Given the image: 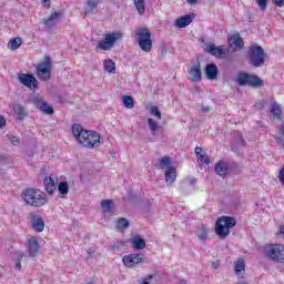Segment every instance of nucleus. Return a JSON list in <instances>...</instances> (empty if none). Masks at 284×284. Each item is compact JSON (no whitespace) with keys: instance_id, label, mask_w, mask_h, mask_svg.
Segmentation results:
<instances>
[{"instance_id":"4c0bfd02","label":"nucleus","mask_w":284,"mask_h":284,"mask_svg":"<svg viewBox=\"0 0 284 284\" xmlns=\"http://www.w3.org/2000/svg\"><path fill=\"white\" fill-rule=\"evenodd\" d=\"M233 138L237 145H245V140L243 139V134H241L239 131L233 132Z\"/></svg>"},{"instance_id":"5701e85b","label":"nucleus","mask_w":284,"mask_h":284,"mask_svg":"<svg viewBox=\"0 0 284 284\" xmlns=\"http://www.w3.org/2000/svg\"><path fill=\"white\" fill-rule=\"evenodd\" d=\"M229 43L231 48H234V50L243 49V38H241V36L231 37Z\"/></svg>"},{"instance_id":"9b49d317","label":"nucleus","mask_w":284,"mask_h":284,"mask_svg":"<svg viewBox=\"0 0 284 284\" xmlns=\"http://www.w3.org/2000/svg\"><path fill=\"white\" fill-rule=\"evenodd\" d=\"M122 261L125 267H134L136 265H141V263L145 261V257H143V255L139 253H133V254L125 255L122 258Z\"/></svg>"},{"instance_id":"3c124183","label":"nucleus","mask_w":284,"mask_h":284,"mask_svg":"<svg viewBox=\"0 0 284 284\" xmlns=\"http://www.w3.org/2000/svg\"><path fill=\"white\" fill-rule=\"evenodd\" d=\"M3 128H6V118L0 115V130H3Z\"/></svg>"},{"instance_id":"09e8293b","label":"nucleus","mask_w":284,"mask_h":284,"mask_svg":"<svg viewBox=\"0 0 284 284\" xmlns=\"http://www.w3.org/2000/svg\"><path fill=\"white\" fill-rule=\"evenodd\" d=\"M201 163H205L206 165H210V158L207 156V154H202L197 158Z\"/></svg>"},{"instance_id":"bf43d9fd","label":"nucleus","mask_w":284,"mask_h":284,"mask_svg":"<svg viewBox=\"0 0 284 284\" xmlns=\"http://www.w3.org/2000/svg\"><path fill=\"white\" fill-rule=\"evenodd\" d=\"M87 252H88V254H94V250L93 248H88Z\"/></svg>"},{"instance_id":"4d7b16f0","label":"nucleus","mask_w":284,"mask_h":284,"mask_svg":"<svg viewBox=\"0 0 284 284\" xmlns=\"http://www.w3.org/2000/svg\"><path fill=\"white\" fill-rule=\"evenodd\" d=\"M16 270H21V262L16 261Z\"/></svg>"},{"instance_id":"bb28decb","label":"nucleus","mask_w":284,"mask_h":284,"mask_svg":"<svg viewBox=\"0 0 284 284\" xmlns=\"http://www.w3.org/2000/svg\"><path fill=\"white\" fill-rule=\"evenodd\" d=\"M103 65L105 72H109V74H114L116 72V63L113 62L112 59H105Z\"/></svg>"},{"instance_id":"864d4df0","label":"nucleus","mask_w":284,"mask_h":284,"mask_svg":"<svg viewBox=\"0 0 284 284\" xmlns=\"http://www.w3.org/2000/svg\"><path fill=\"white\" fill-rule=\"evenodd\" d=\"M212 270H219V267H221V263L219 262H213L211 265Z\"/></svg>"},{"instance_id":"393cba45","label":"nucleus","mask_w":284,"mask_h":284,"mask_svg":"<svg viewBox=\"0 0 284 284\" xmlns=\"http://www.w3.org/2000/svg\"><path fill=\"white\" fill-rule=\"evenodd\" d=\"M44 187H45L48 194H54V191L57 190V184L54 183V179L45 178L44 179Z\"/></svg>"},{"instance_id":"0eeeda50","label":"nucleus","mask_w":284,"mask_h":284,"mask_svg":"<svg viewBox=\"0 0 284 284\" xmlns=\"http://www.w3.org/2000/svg\"><path fill=\"white\" fill-rule=\"evenodd\" d=\"M235 82L241 87L245 88L248 85L250 88H263V80L254 74L240 72L235 79Z\"/></svg>"},{"instance_id":"052dcab7","label":"nucleus","mask_w":284,"mask_h":284,"mask_svg":"<svg viewBox=\"0 0 284 284\" xmlns=\"http://www.w3.org/2000/svg\"><path fill=\"white\" fill-rule=\"evenodd\" d=\"M179 284H187V282L185 280H181Z\"/></svg>"},{"instance_id":"473e14b6","label":"nucleus","mask_w":284,"mask_h":284,"mask_svg":"<svg viewBox=\"0 0 284 284\" xmlns=\"http://www.w3.org/2000/svg\"><path fill=\"white\" fill-rule=\"evenodd\" d=\"M139 14H145V0H133Z\"/></svg>"},{"instance_id":"e433bc0d","label":"nucleus","mask_w":284,"mask_h":284,"mask_svg":"<svg viewBox=\"0 0 284 284\" xmlns=\"http://www.w3.org/2000/svg\"><path fill=\"white\" fill-rule=\"evenodd\" d=\"M148 124H149V128L154 136V134H156V131L161 129V125L158 124L156 121H154V119L152 118H149L148 119Z\"/></svg>"},{"instance_id":"c756f323","label":"nucleus","mask_w":284,"mask_h":284,"mask_svg":"<svg viewBox=\"0 0 284 284\" xmlns=\"http://www.w3.org/2000/svg\"><path fill=\"white\" fill-rule=\"evenodd\" d=\"M158 168L163 170V168H170L172 165V159L170 156H163L162 159H158Z\"/></svg>"},{"instance_id":"de8ad7c7","label":"nucleus","mask_w":284,"mask_h":284,"mask_svg":"<svg viewBox=\"0 0 284 284\" xmlns=\"http://www.w3.org/2000/svg\"><path fill=\"white\" fill-rule=\"evenodd\" d=\"M9 141L12 145H19L21 143V140H19V138L14 136V135H10L9 136Z\"/></svg>"},{"instance_id":"c03bdc74","label":"nucleus","mask_w":284,"mask_h":284,"mask_svg":"<svg viewBox=\"0 0 284 284\" xmlns=\"http://www.w3.org/2000/svg\"><path fill=\"white\" fill-rule=\"evenodd\" d=\"M267 1L270 0H256L260 10L265 11L267 9Z\"/></svg>"},{"instance_id":"20e7f679","label":"nucleus","mask_w":284,"mask_h":284,"mask_svg":"<svg viewBox=\"0 0 284 284\" xmlns=\"http://www.w3.org/2000/svg\"><path fill=\"white\" fill-rule=\"evenodd\" d=\"M136 43L142 52H152V32L148 28H140L135 31Z\"/></svg>"},{"instance_id":"5fc2aeb1","label":"nucleus","mask_w":284,"mask_h":284,"mask_svg":"<svg viewBox=\"0 0 284 284\" xmlns=\"http://www.w3.org/2000/svg\"><path fill=\"white\" fill-rule=\"evenodd\" d=\"M186 3L189 6H196V3H199V0H186Z\"/></svg>"},{"instance_id":"a878e982","label":"nucleus","mask_w":284,"mask_h":284,"mask_svg":"<svg viewBox=\"0 0 284 284\" xmlns=\"http://www.w3.org/2000/svg\"><path fill=\"white\" fill-rule=\"evenodd\" d=\"M22 43H23V40L21 38H13V39L9 40L7 48L12 51L19 50V48H21Z\"/></svg>"},{"instance_id":"4468645a","label":"nucleus","mask_w":284,"mask_h":284,"mask_svg":"<svg viewBox=\"0 0 284 284\" xmlns=\"http://www.w3.org/2000/svg\"><path fill=\"white\" fill-rule=\"evenodd\" d=\"M204 74L209 81H216L219 79V67L215 63H209L204 68Z\"/></svg>"},{"instance_id":"f704fd0d","label":"nucleus","mask_w":284,"mask_h":284,"mask_svg":"<svg viewBox=\"0 0 284 284\" xmlns=\"http://www.w3.org/2000/svg\"><path fill=\"white\" fill-rule=\"evenodd\" d=\"M58 192H60V194H62L63 196H65V194H68V192H70V185L68 184L67 181H62L59 183Z\"/></svg>"},{"instance_id":"ea45409f","label":"nucleus","mask_w":284,"mask_h":284,"mask_svg":"<svg viewBox=\"0 0 284 284\" xmlns=\"http://www.w3.org/2000/svg\"><path fill=\"white\" fill-rule=\"evenodd\" d=\"M124 246H125V242L118 241L110 246V250H111V252H119V250H121V247H124Z\"/></svg>"},{"instance_id":"a211bd4d","label":"nucleus","mask_w":284,"mask_h":284,"mask_svg":"<svg viewBox=\"0 0 284 284\" xmlns=\"http://www.w3.org/2000/svg\"><path fill=\"white\" fill-rule=\"evenodd\" d=\"M194 17H196L194 13H189V14L178 18L174 21L175 28H187V26H190V23H192V21H194Z\"/></svg>"},{"instance_id":"f257e3e1","label":"nucleus","mask_w":284,"mask_h":284,"mask_svg":"<svg viewBox=\"0 0 284 284\" xmlns=\"http://www.w3.org/2000/svg\"><path fill=\"white\" fill-rule=\"evenodd\" d=\"M74 139L83 145V148H88L90 150H94V148H99L101 145V135L94 131H88L83 129L80 124H73L71 126Z\"/></svg>"},{"instance_id":"c9c22d12","label":"nucleus","mask_w":284,"mask_h":284,"mask_svg":"<svg viewBox=\"0 0 284 284\" xmlns=\"http://www.w3.org/2000/svg\"><path fill=\"white\" fill-rule=\"evenodd\" d=\"M115 227H118V230H128L130 227V221L125 217H121L118 220Z\"/></svg>"},{"instance_id":"412c9836","label":"nucleus","mask_w":284,"mask_h":284,"mask_svg":"<svg viewBox=\"0 0 284 284\" xmlns=\"http://www.w3.org/2000/svg\"><path fill=\"white\" fill-rule=\"evenodd\" d=\"M31 225L36 232H43L45 229V222L40 216L34 215L31 220Z\"/></svg>"},{"instance_id":"9d476101","label":"nucleus","mask_w":284,"mask_h":284,"mask_svg":"<svg viewBox=\"0 0 284 284\" xmlns=\"http://www.w3.org/2000/svg\"><path fill=\"white\" fill-rule=\"evenodd\" d=\"M18 81L30 90H34L39 85V80H37V78L30 73H18Z\"/></svg>"},{"instance_id":"1a4fd4ad","label":"nucleus","mask_w":284,"mask_h":284,"mask_svg":"<svg viewBox=\"0 0 284 284\" xmlns=\"http://www.w3.org/2000/svg\"><path fill=\"white\" fill-rule=\"evenodd\" d=\"M36 70L41 81H50L52 77V60L50 57H44L43 61L37 64Z\"/></svg>"},{"instance_id":"423d86ee","label":"nucleus","mask_w":284,"mask_h":284,"mask_svg":"<svg viewBox=\"0 0 284 284\" xmlns=\"http://www.w3.org/2000/svg\"><path fill=\"white\" fill-rule=\"evenodd\" d=\"M264 256L273 263H284V245L283 244H267L264 247Z\"/></svg>"},{"instance_id":"72a5a7b5","label":"nucleus","mask_w":284,"mask_h":284,"mask_svg":"<svg viewBox=\"0 0 284 284\" xmlns=\"http://www.w3.org/2000/svg\"><path fill=\"white\" fill-rule=\"evenodd\" d=\"M113 206H114V202H112V200H103L101 202V207H102L103 212H105V213L112 212Z\"/></svg>"},{"instance_id":"aec40b11","label":"nucleus","mask_w":284,"mask_h":284,"mask_svg":"<svg viewBox=\"0 0 284 284\" xmlns=\"http://www.w3.org/2000/svg\"><path fill=\"white\" fill-rule=\"evenodd\" d=\"M129 242L131 243L133 250H145V246L148 245L141 235L131 237Z\"/></svg>"},{"instance_id":"a18cd8bd","label":"nucleus","mask_w":284,"mask_h":284,"mask_svg":"<svg viewBox=\"0 0 284 284\" xmlns=\"http://www.w3.org/2000/svg\"><path fill=\"white\" fill-rule=\"evenodd\" d=\"M277 179H278L281 185H284V164H283L282 168L280 169Z\"/></svg>"},{"instance_id":"6ab92c4d","label":"nucleus","mask_w":284,"mask_h":284,"mask_svg":"<svg viewBox=\"0 0 284 284\" xmlns=\"http://www.w3.org/2000/svg\"><path fill=\"white\" fill-rule=\"evenodd\" d=\"M214 171L217 176L225 179V176H227V172H230V164H227V162L220 161L215 164Z\"/></svg>"},{"instance_id":"680f3d73","label":"nucleus","mask_w":284,"mask_h":284,"mask_svg":"<svg viewBox=\"0 0 284 284\" xmlns=\"http://www.w3.org/2000/svg\"><path fill=\"white\" fill-rule=\"evenodd\" d=\"M42 1H44V3H48V1H50V0H42Z\"/></svg>"},{"instance_id":"7ed1b4c3","label":"nucleus","mask_w":284,"mask_h":284,"mask_svg":"<svg viewBox=\"0 0 284 284\" xmlns=\"http://www.w3.org/2000/svg\"><path fill=\"white\" fill-rule=\"evenodd\" d=\"M232 227H236V219L229 215H222L217 217L215 222V234L219 239L225 240L230 236V230H232Z\"/></svg>"},{"instance_id":"8fccbe9b","label":"nucleus","mask_w":284,"mask_h":284,"mask_svg":"<svg viewBox=\"0 0 284 284\" xmlns=\"http://www.w3.org/2000/svg\"><path fill=\"white\" fill-rule=\"evenodd\" d=\"M272 3H274V6H277V8L284 7V0H272Z\"/></svg>"},{"instance_id":"e2e57ef3","label":"nucleus","mask_w":284,"mask_h":284,"mask_svg":"<svg viewBox=\"0 0 284 284\" xmlns=\"http://www.w3.org/2000/svg\"><path fill=\"white\" fill-rule=\"evenodd\" d=\"M88 284H94V283H92V282H89Z\"/></svg>"},{"instance_id":"13d9d810","label":"nucleus","mask_w":284,"mask_h":284,"mask_svg":"<svg viewBox=\"0 0 284 284\" xmlns=\"http://www.w3.org/2000/svg\"><path fill=\"white\" fill-rule=\"evenodd\" d=\"M190 183H191L192 185H196V179H191Z\"/></svg>"},{"instance_id":"f3484780","label":"nucleus","mask_w":284,"mask_h":284,"mask_svg":"<svg viewBox=\"0 0 284 284\" xmlns=\"http://www.w3.org/2000/svg\"><path fill=\"white\" fill-rule=\"evenodd\" d=\"M270 114L271 121H281V116L283 115V109H281V104L276 103V101H273L271 103Z\"/></svg>"},{"instance_id":"a19ab883","label":"nucleus","mask_w":284,"mask_h":284,"mask_svg":"<svg viewBox=\"0 0 284 284\" xmlns=\"http://www.w3.org/2000/svg\"><path fill=\"white\" fill-rule=\"evenodd\" d=\"M154 278H156V274L145 275L144 277H142V282L140 284H151Z\"/></svg>"},{"instance_id":"49530a36","label":"nucleus","mask_w":284,"mask_h":284,"mask_svg":"<svg viewBox=\"0 0 284 284\" xmlns=\"http://www.w3.org/2000/svg\"><path fill=\"white\" fill-rule=\"evenodd\" d=\"M151 114H153L154 116H156V119H161V111L159 110L158 106H152V108H151Z\"/></svg>"},{"instance_id":"6e6d98bb","label":"nucleus","mask_w":284,"mask_h":284,"mask_svg":"<svg viewBox=\"0 0 284 284\" xmlns=\"http://www.w3.org/2000/svg\"><path fill=\"white\" fill-rule=\"evenodd\" d=\"M202 112H212V106H202Z\"/></svg>"},{"instance_id":"603ef678","label":"nucleus","mask_w":284,"mask_h":284,"mask_svg":"<svg viewBox=\"0 0 284 284\" xmlns=\"http://www.w3.org/2000/svg\"><path fill=\"white\" fill-rule=\"evenodd\" d=\"M195 154H196V156H197V159H199L200 155L203 154V149H201V146H196V148H195Z\"/></svg>"},{"instance_id":"58836bf2","label":"nucleus","mask_w":284,"mask_h":284,"mask_svg":"<svg viewBox=\"0 0 284 284\" xmlns=\"http://www.w3.org/2000/svg\"><path fill=\"white\" fill-rule=\"evenodd\" d=\"M13 110L18 119H23L26 116V109H23V106H21L20 104L16 105Z\"/></svg>"},{"instance_id":"39448f33","label":"nucleus","mask_w":284,"mask_h":284,"mask_svg":"<svg viewBox=\"0 0 284 284\" xmlns=\"http://www.w3.org/2000/svg\"><path fill=\"white\" fill-rule=\"evenodd\" d=\"M265 50L261 45L252 44L248 49V59L253 68H263L265 65Z\"/></svg>"},{"instance_id":"f03ea898","label":"nucleus","mask_w":284,"mask_h":284,"mask_svg":"<svg viewBox=\"0 0 284 284\" xmlns=\"http://www.w3.org/2000/svg\"><path fill=\"white\" fill-rule=\"evenodd\" d=\"M21 196L27 205H31V207H43L48 203L45 193L33 187L22 191Z\"/></svg>"},{"instance_id":"79ce46f5","label":"nucleus","mask_w":284,"mask_h":284,"mask_svg":"<svg viewBox=\"0 0 284 284\" xmlns=\"http://www.w3.org/2000/svg\"><path fill=\"white\" fill-rule=\"evenodd\" d=\"M12 158L10 155H0V165H10Z\"/></svg>"},{"instance_id":"37998d69","label":"nucleus","mask_w":284,"mask_h":284,"mask_svg":"<svg viewBox=\"0 0 284 284\" xmlns=\"http://www.w3.org/2000/svg\"><path fill=\"white\" fill-rule=\"evenodd\" d=\"M26 257V253L23 251H14L13 252V258L14 261L21 262Z\"/></svg>"},{"instance_id":"4be33fe9","label":"nucleus","mask_w":284,"mask_h":284,"mask_svg":"<svg viewBox=\"0 0 284 284\" xmlns=\"http://www.w3.org/2000/svg\"><path fill=\"white\" fill-rule=\"evenodd\" d=\"M165 181L169 185H172L174 181H176V169L173 166H169L164 172Z\"/></svg>"},{"instance_id":"6e6552de","label":"nucleus","mask_w":284,"mask_h":284,"mask_svg":"<svg viewBox=\"0 0 284 284\" xmlns=\"http://www.w3.org/2000/svg\"><path fill=\"white\" fill-rule=\"evenodd\" d=\"M123 39V32H110L104 34V39L98 42L97 50H103L105 52L110 51L111 48L116 45V41H121Z\"/></svg>"},{"instance_id":"cd10ccee","label":"nucleus","mask_w":284,"mask_h":284,"mask_svg":"<svg viewBox=\"0 0 284 284\" xmlns=\"http://www.w3.org/2000/svg\"><path fill=\"white\" fill-rule=\"evenodd\" d=\"M101 0H88L87 1V10L84 11L85 17H88V14H90V12H94V10H97V8H99V2Z\"/></svg>"},{"instance_id":"ddd939ff","label":"nucleus","mask_w":284,"mask_h":284,"mask_svg":"<svg viewBox=\"0 0 284 284\" xmlns=\"http://www.w3.org/2000/svg\"><path fill=\"white\" fill-rule=\"evenodd\" d=\"M189 74L193 83H199L203 74V72L201 71V62L197 61L194 64H192L191 69L189 70Z\"/></svg>"},{"instance_id":"c85d7f7f","label":"nucleus","mask_w":284,"mask_h":284,"mask_svg":"<svg viewBox=\"0 0 284 284\" xmlns=\"http://www.w3.org/2000/svg\"><path fill=\"white\" fill-rule=\"evenodd\" d=\"M196 236L199 241H202V243H205V241H207L209 235H207V229H205V225H201L197 227Z\"/></svg>"},{"instance_id":"2f4dec72","label":"nucleus","mask_w":284,"mask_h":284,"mask_svg":"<svg viewBox=\"0 0 284 284\" xmlns=\"http://www.w3.org/2000/svg\"><path fill=\"white\" fill-rule=\"evenodd\" d=\"M122 101L124 108H128V110H132V108H134V98H132V95H123Z\"/></svg>"},{"instance_id":"7c9ffc66","label":"nucleus","mask_w":284,"mask_h":284,"mask_svg":"<svg viewBox=\"0 0 284 284\" xmlns=\"http://www.w3.org/2000/svg\"><path fill=\"white\" fill-rule=\"evenodd\" d=\"M245 272V260L240 257L235 263V274L239 276Z\"/></svg>"},{"instance_id":"f8f14e48","label":"nucleus","mask_w":284,"mask_h":284,"mask_svg":"<svg viewBox=\"0 0 284 284\" xmlns=\"http://www.w3.org/2000/svg\"><path fill=\"white\" fill-rule=\"evenodd\" d=\"M39 250H41V245H39V240L36 236L28 240L27 243V252L30 258H37L39 254Z\"/></svg>"},{"instance_id":"b1692460","label":"nucleus","mask_w":284,"mask_h":284,"mask_svg":"<svg viewBox=\"0 0 284 284\" xmlns=\"http://www.w3.org/2000/svg\"><path fill=\"white\" fill-rule=\"evenodd\" d=\"M207 52L212 54V57H223V54H227V51L223 49L222 47H216L214 44H211L207 49Z\"/></svg>"},{"instance_id":"2eb2a0df","label":"nucleus","mask_w":284,"mask_h":284,"mask_svg":"<svg viewBox=\"0 0 284 284\" xmlns=\"http://www.w3.org/2000/svg\"><path fill=\"white\" fill-rule=\"evenodd\" d=\"M32 103H34L36 108L43 112V114H54V109L48 102L40 100L39 98H33Z\"/></svg>"},{"instance_id":"dca6fc26","label":"nucleus","mask_w":284,"mask_h":284,"mask_svg":"<svg viewBox=\"0 0 284 284\" xmlns=\"http://www.w3.org/2000/svg\"><path fill=\"white\" fill-rule=\"evenodd\" d=\"M63 13L61 11L52 12L49 18L43 19L45 30H50L57 26L58 21L61 19Z\"/></svg>"}]
</instances>
